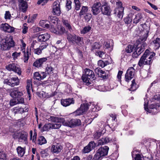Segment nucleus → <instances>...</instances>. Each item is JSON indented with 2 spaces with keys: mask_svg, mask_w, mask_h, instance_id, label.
I'll use <instances>...</instances> for the list:
<instances>
[{
  "mask_svg": "<svg viewBox=\"0 0 160 160\" xmlns=\"http://www.w3.org/2000/svg\"><path fill=\"white\" fill-rule=\"evenodd\" d=\"M52 13L53 15L59 16L61 13L60 2L58 1H55L52 6Z\"/></svg>",
  "mask_w": 160,
  "mask_h": 160,
  "instance_id": "obj_11",
  "label": "nucleus"
},
{
  "mask_svg": "<svg viewBox=\"0 0 160 160\" xmlns=\"http://www.w3.org/2000/svg\"><path fill=\"white\" fill-rule=\"evenodd\" d=\"M142 18V15L141 13H138L136 14L135 17L133 19V23L135 24L138 23Z\"/></svg>",
  "mask_w": 160,
  "mask_h": 160,
  "instance_id": "obj_33",
  "label": "nucleus"
},
{
  "mask_svg": "<svg viewBox=\"0 0 160 160\" xmlns=\"http://www.w3.org/2000/svg\"><path fill=\"white\" fill-rule=\"evenodd\" d=\"M101 11L103 14L106 15H110L111 13L110 7L104 5L102 6L101 8Z\"/></svg>",
  "mask_w": 160,
  "mask_h": 160,
  "instance_id": "obj_25",
  "label": "nucleus"
},
{
  "mask_svg": "<svg viewBox=\"0 0 160 160\" xmlns=\"http://www.w3.org/2000/svg\"><path fill=\"white\" fill-rule=\"evenodd\" d=\"M49 19L51 23L55 24L58 23V18L55 17L51 16Z\"/></svg>",
  "mask_w": 160,
  "mask_h": 160,
  "instance_id": "obj_45",
  "label": "nucleus"
},
{
  "mask_svg": "<svg viewBox=\"0 0 160 160\" xmlns=\"http://www.w3.org/2000/svg\"><path fill=\"white\" fill-rule=\"evenodd\" d=\"M146 98H144V100L145 101ZM148 101H145L144 104V108L146 111L148 112L149 113H152V114H155L157 113V106L156 105L152 104L151 105L149 108H147Z\"/></svg>",
  "mask_w": 160,
  "mask_h": 160,
  "instance_id": "obj_12",
  "label": "nucleus"
},
{
  "mask_svg": "<svg viewBox=\"0 0 160 160\" xmlns=\"http://www.w3.org/2000/svg\"><path fill=\"white\" fill-rule=\"evenodd\" d=\"M21 52H15L12 53V56L14 60L17 59L20 55Z\"/></svg>",
  "mask_w": 160,
  "mask_h": 160,
  "instance_id": "obj_50",
  "label": "nucleus"
},
{
  "mask_svg": "<svg viewBox=\"0 0 160 160\" xmlns=\"http://www.w3.org/2000/svg\"><path fill=\"white\" fill-rule=\"evenodd\" d=\"M6 68L9 71H13L19 75H21L22 71L19 66L15 63H12L6 66Z\"/></svg>",
  "mask_w": 160,
  "mask_h": 160,
  "instance_id": "obj_8",
  "label": "nucleus"
},
{
  "mask_svg": "<svg viewBox=\"0 0 160 160\" xmlns=\"http://www.w3.org/2000/svg\"><path fill=\"white\" fill-rule=\"evenodd\" d=\"M11 17V15L10 12L8 11H6L5 14V18L6 19H10V18Z\"/></svg>",
  "mask_w": 160,
  "mask_h": 160,
  "instance_id": "obj_54",
  "label": "nucleus"
},
{
  "mask_svg": "<svg viewBox=\"0 0 160 160\" xmlns=\"http://www.w3.org/2000/svg\"><path fill=\"white\" fill-rule=\"evenodd\" d=\"M91 27L89 26L86 27L81 31V33L83 34H85L89 32L91 30Z\"/></svg>",
  "mask_w": 160,
  "mask_h": 160,
  "instance_id": "obj_44",
  "label": "nucleus"
},
{
  "mask_svg": "<svg viewBox=\"0 0 160 160\" xmlns=\"http://www.w3.org/2000/svg\"><path fill=\"white\" fill-rule=\"evenodd\" d=\"M48 120L55 123L53 124L49 123L45 124L42 128L43 131H48L50 129H58L61 126L60 122L63 121L62 118L54 116H50L48 118Z\"/></svg>",
  "mask_w": 160,
  "mask_h": 160,
  "instance_id": "obj_1",
  "label": "nucleus"
},
{
  "mask_svg": "<svg viewBox=\"0 0 160 160\" xmlns=\"http://www.w3.org/2000/svg\"><path fill=\"white\" fill-rule=\"evenodd\" d=\"M137 89L136 83L134 79L133 80L132 82L131 87L129 89V90L131 91H134Z\"/></svg>",
  "mask_w": 160,
  "mask_h": 160,
  "instance_id": "obj_41",
  "label": "nucleus"
},
{
  "mask_svg": "<svg viewBox=\"0 0 160 160\" xmlns=\"http://www.w3.org/2000/svg\"><path fill=\"white\" fill-rule=\"evenodd\" d=\"M4 83L11 87H14L19 84V80L17 77H12L4 80Z\"/></svg>",
  "mask_w": 160,
  "mask_h": 160,
  "instance_id": "obj_10",
  "label": "nucleus"
},
{
  "mask_svg": "<svg viewBox=\"0 0 160 160\" xmlns=\"http://www.w3.org/2000/svg\"><path fill=\"white\" fill-rule=\"evenodd\" d=\"M112 139L109 137L103 138L98 141V145H101L110 142Z\"/></svg>",
  "mask_w": 160,
  "mask_h": 160,
  "instance_id": "obj_26",
  "label": "nucleus"
},
{
  "mask_svg": "<svg viewBox=\"0 0 160 160\" xmlns=\"http://www.w3.org/2000/svg\"><path fill=\"white\" fill-rule=\"evenodd\" d=\"M101 4L99 2L95 3L92 7V11L94 15H96L99 13L101 11Z\"/></svg>",
  "mask_w": 160,
  "mask_h": 160,
  "instance_id": "obj_18",
  "label": "nucleus"
},
{
  "mask_svg": "<svg viewBox=\"0 0 160 160\" xmlns=\"http://www.w3.org/2000/svg\"><path fill=\"white\" fill-rule=\"evenodd\" d=\"M17 152L19 156L22 157L25 153V150L20 146H18L17 148Z\"/></svg>",
  "mask_w": 160,
  "mask_h": 160,
  "instance_id": "obj_36",
  "label": "nucleus"
},
{
  "mask_svg": "<svg viewBox=\"0 0 160 160\" xmlns=\"http://www.w3.org/2000/svg\"><path fill=\"white\" fill-rule=\"evenodd\" d=\"M102 156L97 151L96 153L94 155L93 158V160H98L102 157Z\"/></svg>",
  "mask_w": 160,
  "mask_h": 160,
  "instance_id": "obj_48",
  "label": "nucleus"
},
{
  "mask_svg": "<svg viewBox=\"0 0 160 160\" xmlns=\"http://www.w3.org/2000/svg\"><path fill=\"white\" fill-rule=\"evenodd\" d=\"M135 70L132 67H130L127 70L125 74V78L126 81L128 82L131 79L134 74Z\"/></svg>",
  "mask_w": 160,
  "mask_h": 160,
  "instance_id": "obj_16",
  "label": "nucleus"
},
{
  "mask_svg": "<svg viewBox=\"0 0 160 160\" xmlns=\"http://www.w3.org/2000/svg\"><path fill=\"white\" fill-rule=\"evenodd\" d=\"M93 48L94 49H98L100 48V45L97 42H95L94 44L93 45Z\"/></svg>",
  "mask_w": 160,
  "mask_h": 160,
  "instance_id": "obj_64",
  "label": "nucleus"
},
{
  "mask_svg": "<svg viewBox=\"0 0 160 160\" xmlns=\"http://www.w3.org/2000/svg\"><path fill=\"white\" fill-rule=\"evenodd\" d=\"M77 36L75 34H68L67 38L69 42H71L73 44L75 43V41L77 38Z\"/></svg>",
  "mask_w": 160,
  "mask_h": 160,
  "instance_id": "obj_28",
  "label": "nucleus"
},
{
  "mask_svg": "<svg viewBox=\"0 0 160 160\" xmlns=\"http://www.w3.org/2000/svg\"><path fill=\"white\" fill-rule=\"evenodd\" d=\"M155 49H158L160 47V38H157L153 42Z\"/></svg>",
  "mask_w": 160,
  "mask_h": 160,
  "instance_id": "obj_35",
  "label": "nucleus"
},
{
  "mask_svg": "<svg viewBox=\"0 0 160 160\" xmlns=\"http://www.w3.org/2000/svg\"><path fill=\"white\" fill-rule=\"evenodd\" d=\"M9 104L10 106H12L18 104V102L17 101L12 99L10 101Z\"/></svg>",
  "mask_w": 160,
  "mask_h": 160,
  "instance_id": "obj_58",
  "label": "nucleus"
},
{
  "mask_svg": "<svg viewBox=\"0 0 160 160\" xmlns=\"http://www.w3.org/2000/svg\"><path fill=\"white\" fill-rule=\"evenodd\" d=\"M109 149L107 146H104L100 148L97 151L102 157L108 154Z\"/></svg>",
  "mask_w": 160,
  "mask_h": 160,
  "instance_id": "obj_21",
  "label": "nucleus"
},
{
  "mask_svg": "<svg viewBox=\"0 0 160 160\" xmlns=\"http://www.w3.org/2000/svg\"><path fill=\"white\" fill-rule=\"evenodd\" d=\"M18 141L20 142H25L27 139L28 133L24 131H21V134L19 136Z\"/></svg>",
  "mask_w": 160,
  "mask_h": 160,
  "instance_id": "obj_24",
  "label": "nucleus"
},
{
  "mask_svg": "<svg viewBox=\"0 0 160 160\" xmlns=\"http://www.w3.org/2000/svg\"><path fill=\"white\" fill-rule=\"evenodd\" d=\"M18 2L19 9L23 12H26L28 8L27 2L23 0H18Z\"/></svg>",
  "mask_w": 160,
  "mask_h": 160,
  "instance_id": "obj_19",
  "label": "nucleus"
},
{
  "mask_svg": "<svg viewBox=\"0 0 160 160\" xmlns=\"http://www.w3.org/2000/svg\"><path fill=\"white\" fill-rule=\"evenodd\" d=\"M33 66L38 68L40 67V58L38 59L34 62Z\"/></svg>",
  "mask_w": 160,
  "mask_h": 160,
  "instance_id": "obj_51",
  "label": "nucleus"
},
{
  "mask_svg": "<svg viewBox=\"0 0 160 160\" xmlns=\"http://www.w3.org/2000/svg\"><path fill=\"white\" fill-rule=\"evenodd\" d=\"M6 154L3 152H0V160H7Z\"/></svg>",
  "mask_w": 160,
  "mask_h": 160,
  "instance_id": "obj_49",
  "label": "nucleus"
},
{
  "mask_svg": "<svg viewBox=\"0 0 160 160\" xmlns=\"http://www.w3.org/2000/svg\"><path fill=\"white\" fill-rule=\"evenodd\" d=\"M61 104L64 107H67L74 103V101L73 98H68L61 100Z\"/></svg>",
  "mask_w": 160,
  "mask_h": 160,
  "instance_id": "obj_20",
  "label": "nucleus"
},
{
  "mask_svg": "<svg viewBox=\"0 0 160 160\" xmlns=\"http://www.w3.org/2000/svg\"><path fill=\"white\" fill-rule=\"evenodd\" d=\"M23 52H24V54L23 60L24 62L27 63L29 58L28 52H25V51H23Z\"/></svg>",
  "mask_w": 160,
  "mask_h": 160,
  "instance_id": "obj_42",
  "label": "nucleus"
},
{
  "mask_svg": "<svg viewBox=\"0 0 160 160\" xmlns=\"http://www.w3.org/2000/svg\"><path fill=\"white\" fill-rule=\"evenodd\" d=\"M148 33L149 31H147L146 33L144 34V37H141L140 38V39L142 41H145L147 38Z\"/></svg>",
  "mask_w": 160,
  "mask_h": 160,
  "instance_id": "obj_57",
  "label": "nucleus"
},
{
  "mask_svg": "<svg viewBox=\"0 0 160 160\" xmlns=\"http://www.w3.org/2000/svg\"><path fill=\"white\" fill-rule=\"evenodd\" d=\"M96 55L102 59L105 58L107 56L106 54L103 51H100L96 52Z\"/></svg>",
  "mask_w": 160,
  "mask_h": 160,
  "instance_id": "obj_37",
  "label": "nucleus"
},
{
  "mask_svg": "<svg viewBox=\"0 0 160 160\" xmlns=\"http://www.w3.org/2000/svg\"><path fill=\"white\" fill-rule=\"evenodd\" d=\"M62 22L64 25L70 32H72V28L70 24L69 21L66 20L62 19Z\"/></svg>",
  "mask_w": 160,
  "mask_h": 160,
  "instance_id": "obj_27",
  "label": "nucleus"
},
{
  "mask_svg": "<svg viewBox=\"0 0 160 160\" xmlns=\"http://www.w3.org/2000/svg\"><path fill=\"white\" fill-rule=\"evenodd\" d=\"M46 21L45 20H42V22L41 21V26L44 28H48L49 27V25L48 24H44Z\"/></svg>",
  "mask_w": 160,
  "mask_h": 160,
  "instance_id": "obj_53",
  "label": "nucleus"
},
{
  "mask_svg": "<svg viewBox=\"0 0 160 160\" xmlns=\"http://www.w3.org/2000/svg\"><path fill=\"white\" fill-rule=\"evenodd\" d=\"M48 149H46L45 150H42L41 151V156L43 158H45L48 155L47 153Z\"/></svg>",
  "mask_w": 160,
  "mask_h": 160,
  "instance_id": "obj_47",
  "label": "nucleus"
},
{
  "mask_svg": "<svg viewBox=\"0 0 160 160\" xmlns=\"http://www.w3.org/2000/svg\"><path fill=\"white\" fill-rule=\"evenodd\" d=\"M89 104L88 103H84L81 105L79 109L77 110L74 112L75 115L79 116L82 114L84 112L88 109Z\"/></svg>",
  "mask_w": 160,
  "mask_h": 160,
  "instance_id": "obj_15",
  "label": "nucleus"
},
{
  "mask_svg": "<svg viewBox=\"0 0 160 160\" xmlns=\"http://www.w3.org/2000/svg\"><path fill=\"white\" fill-rule=\"evenodd\" d=\"M1 29L5 32L12 33L14 32L15 28L10 26L7 23H2L0 26Z\"/></svg>",
  "mask_w": 160,
  "mask_h": 160,
  "instance_id": "obj_14",
  "label": "nucleus"
},
{
  "mask_svg": "<svg viewBox=\"0 0 160 160\" xmlns=\"http://www.w3.org/2000/svg\"><path fill=\"white\" fill-rule=\"evenodd\" d=\"M28 109L24 108L21 107H15L13 108L12 112L13 113L16 114L17 113H22L24 112H26L28 111Z\"/></svg>",
  "mask_w": 160,
  "mask_h": 160,
  "instance_id": "obj_23",
  "label": "nucleus"
},
{
  "mask_svg": "<svg viewBox=\"0 0 160 160\" xmlns=\"http://www.w3.org/2000/svg\"><path fill=\"white\" fill-rule=\"evenodd\" d=\"M30 139L32 140L33 142H35V141L36 140L37 138V134L35 132V131H34V132L33 135V137H32L33 132L32 130H31L30 132Z\"/></svg>",
  "mask_w": 160,
  "mask_h": 160,
  "instance_id": "obj_40",
  "label": "nucleus"
},
{
  "mask_svg": "<svg viewBox=\"0 0 160 160\" xmlns=\"http://www.w3.org/2000/svg\"><path fill=\"white\" fill-rule=\"evenodd\" d=\"M116 5L117 8H116L114 11V13L117 14V16L120 18H122L123 14L124 8L122 6V3L120 1L118 0L116 2Z\"/></svg>",
  "mask_w": 160,
  "mask_h": 160,
  "instance_id": "obj_7",
  "label": "nucleus"
},
{
  "mask_svg": "<svg viewBox=\"0 0 160 160\" xmlns=\"http://www.w3.org/2000/svg\"><path fill=\"white\" fill-rule=\"evenodd\" d=\"M50 36V35L47 33L41 34V42H44L41 43V51L47 47L48 44L45 42L49 38Z\"/></svg>",
  "mask_w": 160,
  "mask_h": 160,
  "instance_id": "obj_13",
  "label": "nucleus"
},
{
  "mask_svg": "<svg viewBox=\"0 0 160 160\" xmlns=\"http://www.w3.org/2000/svg\"><path fill=\"white\" fill-rule=\"evenodd\" d=\"M74 2L75 4V9L76 10H78L81 6L79 0H74Z\"/></svg>",
  "mask_w": 160,
  "mask_h": 160,
  "instance_id": "obj_46",
  "label": "nucleus"
},
{
  "mask_svg": "<svg viewBox=\"0 0 160 160\" xmlns=\"http://www.w3.org/2000/svg\"><path fill=\"white\" fill-rule=\"evenodd\" d=\"M33 78L35 80L34 81L35 84L36 83L38 84V83L39 84L40 83V74L38 72H36L34 73Z\"/></svg>",
  "mask_w": 160,
  "mask_h": 160,
  "instance_id": "obj_29",
  "label": "nucleus"
},
{
  "mask_svg": "<svg viewBox=\"0 0 160 160\" xmlns=\"http://www.w3.org/2000/svg\"><path fill=\"white\" fill-rule=\"evenodd\" d=\"M135 46L129 45L126 48L125 50L128 53H130L134 51Z\"/></svg>",
  "mask_w": 160,
  "mask_h": 160,
  "instance_id": "obj_39",
  "label": "nucleus"
},
{
  "mask_svg": "<svg viewBox=\"0 0 160 160\" xmlns=\"http://www.w3.org/2000/svg\"><path fill=\"white\" fill-rule=\"evenodd\" d=\"M95 76L93 71L89 69H86L84 70V74L82 76V79L84 82L89 84L90 81L95 80Z\"/></svg>",
  "mask_w": 160,
  "mask_h": 160,
  "instance_id": "obj_3",
  "label": "nucleus"
},
{
  "mask_svg": "<svg viewBox=\"0 0 160 160\" xmlns=\"http://www.w3.org/2000/svg\"><path fill=\"white\" fill-rule=\"evenodd\" d=\"M47 143L46 139L43 136H41V145Z\"/></svg>",
  "mask_w": 160,
  "mask_h": 160,
  "instance_id": "obj_59",
  "label": "nucleus"
},
{
  "mask_svg": "<svg viewBox=\"0 0 160 160\" xmlns=\"http://www.w3.org/2000/svg\"><path fill=\"white\" fill-rule=\"evenodd\" d=\"M14 45L15 42L13 40L12 38L10 36L6 38L4 41H3L1 44V49L4 51L8 50Z\"/></svg>",
  "mask_w": 160,
  "mask_h": 160,
  "instance_id": "obj_4",
  "label": "nucleus"
},
{
  "mask_svg": "<svg viewBox=\"0 0 160 160\" xmlns=\"http://www.w3.org/2000/svg\"><path fill=\"white\" fill-rule=\"evenodd\" d=\"M83 17L85 20L87 22L89 21L91 19L92 17V14L90 13H88L84 15L82 17Z\"/></svg>",
  "mask_w": 160,
  "mask_h": 160,
  "instance_id": "obj_43",
  "label": "nucleus"
},
{
  "mask_svg": "<svg viewBox=\"0 0 160 160\" xmlns=\"http://www.w3.org/2000/svg\"><path fill=\"white\" fill-rule=\"evenodd\" d=\"M146 44L144 43L142 44H139L137 46H135L134 52L132 56L135 57H137L144 50V47Z\"/></svg>",
  "mask_w": 160,
  "mask_h": 160,
  "instance_id": "obj_9",
  "label": "nucleus"
},
{
  "mask_svg": "<svg viewBox=\"0 0 160 160\" xmlns=\"http://www.w3.org/2000/svg\"><path fill=\"white\" fill-rule=\"evenodd\" d=\"M98 64L99 66L103 68L109 64V62L108 61L104 62L102 60H99L98 61Z\"/></svg>",
  "mask_w": 160,
  "mask_h": 160,
  "instance_id": "obj_38",
  "label": "nucleus"
},
{
  "mask_svg": "<svg viewBox=\"0 0 160 160\" xmlns=\"http://www.w3.org/2000/svg\"><path fill=\"white\" fill-rule=\"evenodd\" d=\"M76 44L77 45L80 46H82L84 44V42L83 40V38L77 36V38L75 41L74 44Z\"/></svg>",
  "mask_w": 160,
  "mask_h": 160,
  "instance_id": "obj_30",
  "label": "nucleus"
},
{
  "mask_svg": "<svg viewBox=\"0 0 160 160\" xmlns=\"http://www.w3.org/2000/svg\"><path fill=\"white\" fill-rule=\"evenodd\" d=\"M101 132H96L94 133V136L96 139H98L101 136Z\"/></svg>",
  "mask_w": 160,
  "mask_h": 160,
  "instance_id": "obj_60",
  "label": "nucleus"
},
{
  "mask_svg": "<svg viewBox=\"0 0 160 160\" xmlns=\"http://www.w3.org/2000/svg\"><path fill=\"white\" fill-rule=\"evenodd\" d=\"M71 4L72 2L70 0H67L66 6L67 8L68 9V10L71 8Z\"/></svg>",
  "mask_w": 160,
  "mask_h": 160,
  "instance_id": "obj_55",
  "label": "nucleus"
},
{
  "mask_svg": "<svg viewBox=\"0 0 160 160\" xmlns=\"http://www.w3.org/2000/svg\"><path fill=\"white\" fill-rule=\"evenodd\" d=\"M124 21L126 24H129L132 22V19L129 18H125Z\"/></svg>",
  "mask_w": 160,
  "mask_h": 160,
  "instance_id": "obj_63",
  "label": "nucleus"
},
{
  "mask_svg": "<svg viewBox=\"0 0 160 160\" xmlns=\"http://www.w3.org/2000/svg\"><path fill=\"white\" fill-rule=\"evenodd\" d=\"M47 73L49 74L50 73H51L52 71L53 70V68L51 66L48 67L46 68V69Z\"/></svg>",
  "mask_w": 160,
  "mask_h": 160,
  "instance_id": "obj_61",
  "label": "nucleus"
},
{
  "mask_svg": "<svg viewBox=\"0 0 160 160\" xmlns=\"http://www.w3.org/2000/svg\"><path fill=\"white\" fill-rule=\"evenodd\" d=\"M41 95L42 97L44 98H48L49 97L47 95V93L43 91L41 92Z\"/></svg>",
  "mask_w": 160,
  "mask_h": 160,
  "instance_id": "obj_62",
  "label": "nucleus"
},
{
  "mask_svg": "<svg viewBox=\"0 0 160 160\" xmlns=\"http://www.w3.org/2000/svg\"><path fill=\"white\" fill-rule=\"evenodd\" d=\"M63 124L64 126L73 128L80 125L81 124V121L78 119H72L63 121Z\"/></svg>",
  "mask_w": 160,
  "mask_h": 160,
  "instance_id": "obj_6",
  "label": "nucleus"
},
{
  "mask_svg": "<svg viewBox=\"0 0 160 160\" xmlns=\"http://www.w3.org/2000/svg\"><path fill=\"white\" fill-rule=\"evenodd\" d=\"M58 30H57L56 34L58 35H62L64 34L65 32L66 33L67 32H66L65 29L63 27L60 26L58 27Z\"/></svg>",
  "mask_w": 160,
  "mask_h": 160,
  "instance_id": "obj_31",
  "label": "nucleus"
},
{
  "mask_svg": "<svg viewBox=\"0 0 160 160\" xmlns=\"http://www.w3.org/2000/svg\"><path fill=\"white\" fill-rule=\"evenodd\" d=\"M32 84H31V81L30 79H28L27 80V86H26V89L27 91V92L28 95H29V97H30V90L32 88Z\"/></svg>",
  "mask_w": 160,
  "mask_h": 160,
  "instance_id": "obj_34",
  "label": "nucleus"
},
{
  "mask_svg": "<svg viewBox=\"0 0 160 160\" xmlns=\"http://www.w3.org/2000/svg\"><path fill=\"white\" fill-rule=\"evenodd\" d=\"M17 89V88H14L11 90L10 95L12 97L16 98L18 103H23L24 102V99L21 97L23 95V93Z\"/></svg>",
  "mask_w": 160,
  "mask_h": 160,
  "instance_id": "obj_5",
  "label": "nucleus"
},
{
  "mask_svg": "<svg viewBox=\"0 0 160 160\" xmlns=\"http://www.w3.org/2000/svg\"><path fill=\"white\" fill-rule=\"evenodd\" d=\"M62 149V146L57 144L56 145H54L52 146L51 151L53 153L57 154L60 152Z\"/></svg>",
  "mask_w": 160,
  "mask_h": 160,
  "instance_id": "obj_22",
  "label": "nucleus"
},
{
  "mask_svg": "<svg viewBox=\"0 0 160 160\" xmlns=\"http://www.w3.org/2000/svg\"><path fill=\"white\" fill-rule=\"evenodd\" d=\"M88 7L83 6L79 14L80 17H82L86 13H88Z\"/></svg>",
  "mask_w": 160,
  "mask_h": 160,
  "instance_id": "obj_32",
  "label": "nucleus"
},
{
  "mask_svg": "<svg viewBox=\"0 0 160 160\" xmlns=\"http://www.w3.org/2000/svg\"><path fill=\"white\" fill-rule=\"evenodd\" d=\"M155 55V53H151L150 54L149 50H146L140 59L138 63V65L142 67L143 65H150L152 63V58Z\"/></svg>",
  "mask_w": 160,
  "mask_h": 160,
  "instance_id": "obj_2",
  "label": "nucleus"
},
{
  "mask_svg": "<svg viewBox=\"0 0 160 160\" xmlns=\"http://www.w3.org/2000/svg\"><path fill=\"white\" fill-rule=\"evenodd\" d=\"M100 74L101 76V77L104 79H106L108 78V76L106 75L105 72L101 70Z\"/></svg>",
  "mask_w": 160,
  "mask_h": 160,
  "instance_id": "obj_56",
  "label": "nucleus"
},
{
  "mask_svg": "<svg viewBox=\"0 0 160 160\" xmlns=\"http://www.w3.org/2000/svg\"><path fill=\"white\" fill-rule=\"evenodd\" d=\"M21 131L18 132H15L12 135V137L14 139H18V140Z\"/></svg>",
  "mask_w": 160,
  "mask_h": 160,
  "instance_id": "obj_52",
  "label": "nucleus"
},
{
  "mask_svg": "<svg viewBox=\"0 0 160 160\" xmlns=\"http://www.w3.org/2000/svg\"><path fill=\"white\" fill-rule=\"evenodd\" d=\"M95 143L94 142L91 141L86 147H84L82 150V153H86L90 152L95 147Z\"/></svg>",
  "mask_w": 160,
  "mask_h": 160,
  "instance_id": "obj_17",
  "label": "nucleus"
}]
</instances>
